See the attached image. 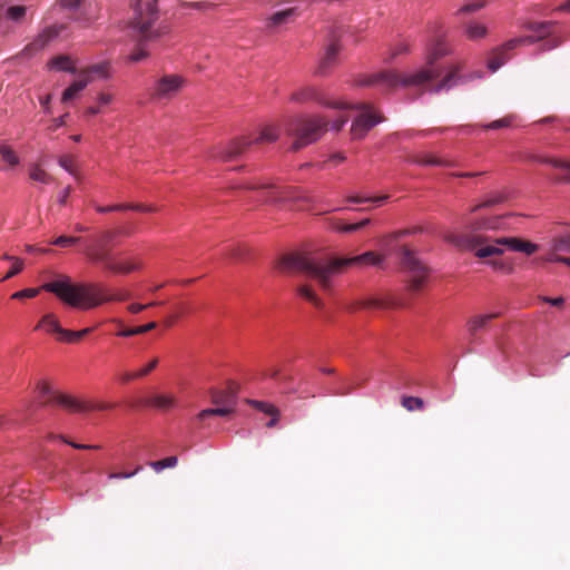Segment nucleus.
Wrapping results in <instances>:
<instances>
[{
	"label": "nucleus",
	"mask_w": 570,
	"mask_h": 570,
	"mask_svg": "<svg viewBox=\"0 0 570 570\" xmlns=\"http://www.w3.org/2000/svg\"><path fill=\"white\" fill-rule=\"evenodd\" d=\"M381 263L382 258L371 250L354 257L332 259L289 254L281 258L278 268L281 272H299L306 277L317 281L323 288H327L331 286L332 278L336 276L343 267L351 265L377 266Z\"/></svg>",
	"instance_id": "1"
},
{
	"label": "nucleus",
	"mask_w": 570,
	"mask_h": 570,
	"mask_svg": "<svg viewBox=\"0 0 570 570\" xmlns=\"http://www.w3.org/2000/svg\"><path fill=\"white\" fill-rule=\"evenodd\" d=\"M41 289L53 293L67 305L79 309H90L104 302L122 301L126 298V295L122 294H104L92 285L73 284L71 279L65 275L53 282L45 283ZM39 292L40 288H24L13 293L12 298H31L37 296Z\"/></svg>",
	"instance_id": "2"
},
{
	"label": "nucleus",
	"mask_w": 570,
	"mask_h": 570,
	"mask_svg": "<svg viewBox=\"0 0 570 570\" xmlns=\"http://www.w3.org/2000/svg\"><path fill=\"white\" fill-rule=\"evenodd\" d=\"M157 0L141 2L138 0L134 6V17L130 22L135 50L128 55L129 62L137 63L149 57V48L153 42L161 37L159 29H154V23L158 20Z\"/></svg>",
	"instance_id": "3"
},
{
	"label": "nucleus",
	"mask_w": 570,
	"mask_h": 570,
	"mask_svg": "<svg viewBox=\"0 0 570 570\" xmlns=\"http://www.w3.org/2000/svg\"><path fill=\"white\" fill-rule=\"evenodd\" d=\"M445 55L446 50L442 46L438 45L428 55L426 67L415 72L405 75L403 77H400L393 70L380 71L360 80L358 86L382 85L390 89L395 88L397 86H421L441 76V73L443 72V68L436 65V60Z\"/></svg>",
	"instance_id": "4"
},
{
	"label": "nucleus",
	"mask_w": 570,
	"mask_h": 570,
	"mask_svg": "<svg viewBox=\"0 0 570 570\" xmlns=\"http://www.w3.org/2000/svg\"><path fill=\"white\" fill-rule=\"evenodd\" d=\"M327 128V121L321 116H298L285 126L288 136L295 137L291 149L297 151L317 141Z\"/></svg>",
	"instance_id": "5"
},
{
	"label": "nucleus",
	"mask_w": 570,
	"mask_h": 570,
	"mask_svg": "<svg viewBox=\"0 0 570 570\" xmlns=\"http://www.w3.org/2000/svg\"><path fill=\"white\" fill-rule=\"evenodd\" d=\"M278 128L274 126H267L262 130L259 136H257L256 138L243 137L234 141H230L225 146L215 147L214 150L210 153V158L220 161L236 160L242 158L245 151L254 144L274 142L278 139Z\"/></svg>",
	"instance_id": "6"
},
{
	"label": "nucleus",
	"mask_w": 570,
	"mask_h": 570,
	"mask_svg": "<svg viewBox=\"0 0 570 570\" xmlns=\"http://www.w3.org/2000/svg\"><path fill=\"white\" fill-rule=\"evenodd\" d=\"M186 79L178 73H164L155 79L150 87V97L154 100H169L176 97L184 88Z\"/></svg>",
	"instance_id": "7"
},
{
	"label": "nucleus",
	"mask_w": 570,
	"mask_h": 570,
	"mask_svg": "<svg viewBox=\"0 0 570 570\" xmlns=\"http://www.w3.org/2000/svg\"><path fill=\"white\" fill-rule=\"evenodd\" d=\"M346 107L344 109H356L361 114L355 117L351 125V132L353 138H363L373 127L381 122V119L372 114L371 106L365 102L348 105L343 102Z\"/></svg>",
	"instance_id": "8"
},
{
	"label": "nucleus",
	"mask_w": 570,
	"mask_h": 570,
	"mask_svg": "<svg viewBox=\"0 0 570 570\" xmlns=\"http://www.w3.org/2000/svg\"><path fill=\"white\" fill-rule=\"evenodd\" d=\"M66 29V26L60 24H50L42 28L32 39V41L26 46L23 49V53L33 55L47 48L52 41L58 39L60 33Z\"/></svg>",
	"instance_id": "9"
},
{
	"label": "nucleus",
	"mask_w": 570,
	"mask_h": 570,
	"mask_svg": "<svg viewBox=\"0 0 570 570\" xmlns=\"http://www.w3.org/2000/svg\"><path fill=\"white\" fill-rule=\"evenodd\" d=\"M45 327L49 333H56L59 335V340L63 342H76L82 338L85 335L91 332L90 327L83 328L81 331H69L65 330L60 326L58 321L55 318L52 314H47L42 317L40 323L36 326V330Z\"/></svg>",
	"instance_id": "10"
},
{
	"label": "nucleus",
	"mask_w": 570,
	"mask_h": 570,
	"mask_svg": "<svg viewBox=\"0 0 570 570\" xmlns=\"http://www.w3.org/2000/svg\"><path fill=\"white\" fill-rule=\"evenodd\" d=\"M86 254L94 263H100L106 269L116 273H130L139 268L135 263H117L111 258L110 253L104 250H97L94 248H87Z\"/></svg>",
	"instance_id": "11"
},
{
	"label": "nucleus",
	"mask_w": 570,
	"mask_h": 570,
	"mask_svg": "<svg viewBox=\"0 0 570 570\" xmlns=\"http://www.w3.org/2000/svg\"><path fill=\"white\" fill-rule=\"evenodd\" d=\"M291 101L293 102H306V101H316L321 106L332 108V109H341L346 106L340 101H328L321 92H318L314 87L303 88L291 96Z\"/></svg>",
	"instance_id": "12"
},
{
	"label": "nucleus",
	"mask_w": 570,
	"mask_h": 570,
	"mask_svg": "<svg viewBox=\"0 0 570 570\" xmlns=\"http://www.w3.org/2000/svg\"><path fill=\"white\" fill-rule=\"evenodd\" d=\"M403 265L412 273V287L419 289L425 282L426 267L409 249H404L402 256Z\"/></svg>",
	"instance_id": "13"
},
{
	"label": "nucleus",
	"mask_w": 570,
	"mask_h": 570,
	"mask_svg": "<svg viewBox=\"0 0 570 570\" xmlns=\"http://www.w3.org/2000/svg\"><path fill=\"white\" fill-rule=\"evenodd\" d=\"M56 400L59 403V405L76 412H85L94 409L107 410L112 407V405L109 404L94 405L87 402L79 401L70 395H58Z\"/></svg>",
	"instance_id": "14"
},
{
	"label": "nucleus",
	"mask_w": 570,
	"mask_h": 570,
	"mask_svg": "<svg viewBox=\"0 0 570 570\" xmlns=\"http://www.w3.org/2000/svg\"><path fill=\"white\" fill-rule=\"evenodd\" d=\"M340 52V45L336 41L330 42L325 48V53L317 67V73L325 76L328 69L335 63L336 57Z\"/></svg>",
	"instance_id": "15"
},
{
	"label": "nucleus",
	"mask_w": 570,
	"mask_h": 570,
	"mask_svg": "<svg viewBox=\"0 0 570 570\" xmlns=\"http://www.w3.org/2000/svg\"><path fill=\"white\" fill-rule=\"evenodd\" d=\"M539 161L561 170V174L553 178L557 183H570V161L547 157L540 158Z\"/></svg>",
	"instance_id": "16"
},
{
	"label": "nucleus",
	"mask_w": 570,
	"mask_h": 570,
	"mask_svg": "<svg viewBox=\"0 0 570 570\" xmlns=\"http://www.w3.org/2000/svg\"><path fill=\"white\" fill-rule=\"evenodd\" d=\"M237 387L234 385L228 386L225 391L215 392L213 394V402L224 406H229L232 410L236 405Z\"/></svg>",
	"instance_id": "17"
},
{
	"label": "nucleus",
	"mask_w": 570,
	"mask_h": 570,
	"mask_svg": "<svg viewBox=\"0 0 570 570\" xmlns=\"http://www.w3.org/2000/svg\"><path fill=\"white\" fill-rule=\"evenodd\" d=\"M92 81L90 76H85L82 79L73 81L68 88H66L61 95V101L67 102L77 97L90 82Z\"/></svg>",
	"instance_id": "18"
},
{
	"label": "nucleus",
	"mask_w": 570,
	"mask_h": 570,
	"mask_svg": "<svg viewBox=\"0 0 570 570\" xmlns=\"http://www.w3.org/2000/svg\"><path fill=\"white\" fill-rule=\"evenodd\" d=\"M48 68L50 70L62 71L70 75H75L77 72V69L72 66L70 58L65 55L52 58L48 62Z\"/></svg>",
	"instance_id": "19"
},
{
	"label": "nucleus",
	"mask_w": 570,
	"mask_h": 570,
	"mask_svg": "<svg viewBox=\"0 0 570 570\" xmlns=\"http://www.w3.org/2000/svg\"><path fill=\"white\" fill-rule=\"evenodd\" d=\"M296 10L297 7L286 4V7L277 10L274 14H272L268 21V26L277 27L287 23L289 18H292L296 13Z\"/></svg>",
	"instance_id": "20"
},
{
	"label": "nucleus",
	"mask_w": 570,
	"mask_h": 570,
	"mask_svg": "<svg viewBox=\"0 0 570 570\" xmlns=\"http://www.w3.org/2000/svg\"><path fill=\"white\" fill-rule=\"evenodd\" d=\"M466 79L464 77H459L454 73L446 75L435 87H433L430 92L439 94L442 91H449L452 88L456 87L459 83L465 82Z\"/></svg>",
	"instance_id": "21"
},
{
	"label": "nucleus",
	"mask_w": 570,
	"mask_h": 570,
	"mask_svg": "<svg viewBox=\"0 0 570 570\" xmlns=\"http://www.w3.org/2000/svg\"><path fill=\"white\" fill-rule=\"evenodd\" d=\"M553 21L524 22L522 28L532 31L535 36H542V39L551 35Z\"/></svg>",
	"instance_id": "22"
},
{
	"label": "nucleus",
	"mask_w": 570,
	"mask_h": 570,
	"mask_svg": "<svg viewBox=\"0 0 570 570\" xmlns=\"http://www.w3.org/2000/svg\"><path fill=\"white\" fill-rule=\"evenodd\" d=\"M464 33L470 40H476L487 36L488 30L484 24L476 21H469L464 26Z\"/></svg>",
	"instance_id": "23"
},
{
	"label": "nucleus",
	"mask_w": 570,
	"mask_h": 570,
	"mask_svg": "<svg viewBox=\"0 0 570 570\" xmlns=\"http://www.w3.org/2000/svg\"><path fill=\"white\" fill-rule=\"evenodd\" d=\"M509 249H511L513 252H521L527 255H531L538 249V246L534 243L524 242L517 237H511L510 244H509Z\"/></svg>",
	"instance_id": "24"
},
{
	"label": "nucleus",
	"mask_w": 570,
	"mask_h": 570,
	"mask_svg": "<svg viewBox=\"0 0 570 570\" xmlns=\"http://www.w3.org/2000/svg\"><path fill=\"white\" fill-rule=\"evenodd\" d=\"M144 402L160 410H166L174 405V400L168 395H154Z\"/></svg>",
	"instance_id": "25"
},
{
	"label": "nucleus",
	"mask_w": 570,
	"mask_h": 570,
	"mask_svg": "<svg viewBox=\"0 0 570 570\" xmlns=\"http://www.w3.org/2000/svg\"><path fill=\"white\" fill-rule=\"evenodd\" d=\"M0 157L1 159L8 164L9 166H18L20 164V158L13 151V149L4 144L0 145Z\"/></svg>",
	"instance_id": "26"
},
{
	"label": "nucleus",
	"mask_w": 570,
	"mask_h": 570,
	"mask_svg": "<svg viewBox=\"0 0 570 570\" xmlns=\"http://www.w3.org/2000/svg\"><path fill=\"white\" fill-rule=\"evenodd\" d=\"M155 327H156V323L155 322H149L146 325L120 330L117 333V335L118 336H122V337H130V336H134V335L144 334V333H146V332H148L150 330H154Z\"/></svg>",
	"instance_id": "27"
},
{
	"label": "nucleus",
	"mask_w": 570,
	"mask_h": 570,
	"mask_svg": "<svg viewBox=\"0 0 570 570\" xmlns=\"http://www.w3.org/2000/svg\"><path fill=\"white\" fill-rule=\"evenodd\" d=\"M389 199L387 195L379 196V197H361V196H350L347 197V202L350 204H364V203H373L377 206L384 204Z\"/></svg>",
	"instance_id": "28"
},
{
	"label": "nucleus",
	"mask_w": 570,
	"mask_h": 570,
	"mask_svg": "<svg viewBox=\"0 0 570 570\" xmlns=\"http://www.w3.org/2000/svg\"><path fill=\"white\" fill-rule=\"evenodd\" d=\"M27 7L24 6H12L6 11V17L12 22H20L26 16Z\"/></svg>",
	"instance_id": "29"
},
{
	"label": "nucleus",
	"mask_w": 570,
	"mask_h": 570,
	"mask_svg": "<svg viewBox=\"0 0 570 570\" xmlns=\"http://www.w3.org/2000/svg\"><path fill=\"white\" fill-rule=\"evenodd\" d=\"M402 405L410 412L424 409V401L419 396H403Z\"/></svg>",
	"instance_id": "30"
},
{
	"label": "nucleus",
	"mask_w": 570,
	"mask_h": 570,
	"mask_svg": "<svg viewBox=\"0 0 570 570\" xmlns=\"http://www.w3.org/2000/svg\"><path fill=\"white\" fill-rule=\"evenodd\" d=\"M370 224H371L370 218H363L361 222L355 223V224H338L335 227V229L340 233H354Z\"/></svg>",
	"instance_id": "31"
},
{
	"label": "nucleus",
	"mask_w": 570,
	"mask_h": 570,
	"mask_svg": "<svg viewBox=\"0 0 570 570\" xmlns=\"http://www.w3.org/2000/svg\"><path fill=\"white\" fill-rule=\"evenodd\" d=\"M29 176L32 180L41 183V184H48L50 180L49 175L41 169L38 165H31L29 168Z\"/></svg>",
	"instance_id": "32"
},
{
	"label": "nucleus",
	"mask_w": 570,
	"mask_h": 570,
	"mask_svg": "<svg viewBox=\"0 0 570 570\" xmlns=\"http://www.w3.org/2000/svg\"><path fill=\"white\" fill-rule=\"evenodd\" d=\"M89 73L97 75L100 79L107 80L110 78L109 73V63L108 62H99L89 67Z\"/></svg>",
	"instance_id": "33"
},
{
	"label": "nucleus",
	"mask_w": 570,
	"mask_h": 570,
	"mask_svg": "<svg viewBox=\"0 0 570 570\" xmlns=\"http://www.w3.org/2000/svg\"><path fill=\"white\" fill-rule=\"evenodd\" d=\"M232 413V409L229 406L219 405L216 407H208L203 410L199 413V417L204 419L208 415H219V416H226Z\"/></svg>",
	"instance_id": "34"
},
{
	"label": "nucleus",
	"mask_w": 570,
	"mask_h": 570,
	"mask_svg": "<svg viewBox=\"0 0 570 570\" xmlns=\"http://www.w3.org/2000/svg\"><path fill=\"white\" fill-rule=\"evenodd\" d=\"M503 253V249L495 245H487L483 247H480L475 252V256L479 258H487L493 255H500Z\"/></svg>",
	"instance_id": "35"
},
{
	"label": "nucleus",
	"mask_w": 570,
	"mask_h": 570,
	"mask_svg": "<svg viewBox=\"0 0 570 570\" xmlns=\"http://www.w3.org/2000/svg\"><path fill=\"white\" fill-rule=\"evenodd\" d=\"M493 317L491 314L480 315L474 317L469 323V330L471 333H475L476 331L483 328L485 324Z\"/></svg>",
	"instance_id": "36"
},
{
	"label": "nucleus",
	"mask_w": 570,
	"mask_h": 570,
	"mask_svg": "<svg viewBox=\"0 0 570 570\" xmlns=\"http://www.w3.org/2000/svg\"><path fill=\"white\" fill-rule=\"evenodd\" d=\"M495 53H497V57L489 60L488 65H487L488 69L491 72H495L497 70H499V68L504 66L509 60V56H507L505 53H500V52H495Z\"/></svg>",
	"instance_id": "37"
},
{
	"label": "nucleus",
	"mask_w": 570,
	"mask_h": 570,
	"mask_svg": "<svg viewBox=\"0 0 570 570\" xmlns=\"http://www.w3.org/2000/svg\"><path fill=\"white\" fill-rule=\"evenodd\" d=\"M552 249L554 252H563L570 254V235L554 239L552 243Z\"/></svg>",
	"instance_id": "38"
},
{
	"label": "nucleus",
	"mask_w": 570,
	"mask_h": 570,
	"mask_svg": "<svg viewBox=\"0 0 570 570\" xmlns=\"http://www.w3.org/2000/svg\"><path fill=\"white\" fill-rule=\"evenodd\" d=\"M413 164L420 165V166H448V163H445L441 159L434 158V157H430V156L416 157L413 160Z\"/></svg>",
	"instance_id": "39"
},
{
	"label": "nucleus",
	"mask_w": 570,
	"mask_h": 570,
	"mask_svg": "<svg viewBox=\"0 0 570 570\" xmlns=\"http://www.w3.org/2000/svg\"><path fill=\"white\" fill-rule=\"evenodd\" d=\"M513 119H514L513 116H509V117H504V118H501V119H497V120H493V121H491L489 124L483 125V128L484 129H492V130L505 128V127H509L511 125Z\"/></svg>",
	"instance_id": "40"
},
{
	"label": "nucleus",
	"mask_w": 570,
	"mask_h": 570,
	"mask_svg": "<svg viewBox=\"0 0 570 570\" xmlns=\"http://www.w3.org/2000/svg\"><path fill=\"white\" fill-rule=\"evenodd\" d=\"M298 295L304 299L313 303L315 306H321L320 298L315 295V293L307 286H301L298 288Z\"/></svg>",
	"instance_id": "41"
},
{
	"label": "nucleus",
	"mask_w": 570,
	"mask_h": 570,
	"mask_svg": "<svg viewBox=\"0 0 570 570\" xmlns=\"http://www.w3.org/2000/svg\"><path fill=\"white\" fill-rule=\"evenodd\" d=\"M489 266H491L493 269L510 274L513 272V266L510 263H507L504 261H497L492 259L487 263Z\"/></svg>",
	"instance_id": "42"
},
{
	"label": "nucleus",
	"mask_w": 570,
	"mask_h": 570,
	"mask_svg": "<svg viewBox=\"0 0 570 570\" xmlns=\"http://www.w3.org/2000/svg\"><path fill=\"white\" fill-rule=\"evenodd\" d=\"M81 240L80 237H73V236H59L56 239L51 240V245L56 246H70L76 245Z\"/></svg>",
	"instance_id": "43"
},
{
	"label": "nucleus",
	"mask_w": 570,
	"mask_h": 570,
	"mask_svg": "<svg viewBox=\"0 0 570 570\" xmlns=\"http://www.w3.org/2000/svg\"><path fill=\"white\" fill-rule=\"evenodd\" d=\"M248 403L265 414H268L276 409V406H274L272 403L264 401L248 400Z\"/></svg>",
	"instance_id": "44"
},
{
	"label": "nucleus",
	"mask_w": 570,
	"mask_h": 570,
	"mask_svg": "<svg viewBox=\"0 0 570 570\" xmlns=\"http://www.w3.org/2000/svg\"><path fill=\"white\" fill-rule=\"evenodd\" d=\"M484 7V3L483 2H472V3H468V4H464L462 6L458 11H456V16H460L462 13H472V12H475L480 9H482Z\"/></svg>",
	"instance_id": "45"
},
{
	"label": "nucleus",
	"mask_w": 570,
	"mask_h": 570,
	"mask_svg": "<svg viewBox=\"0 0 570 570\" xmlns=\"http://www.w3.org/2000/svg\"><path fill=\"white\" fill-rule=\"evenodd\" d=\"M521 42L519 40V37L509 39L505 41L502 46L495 49V52L504 53L505 51L513 50L518 46H520Z\"/></svg>",
	"instance_id": "46"
},
{
	"label": "nucleus",
	"mask_w": 570,
	"mask_h": 570,
	"mask_svg": "<svg viewBox=\"0 0 570 570\" xmlns=\"http://www.w3.org/2000/svg\"><path fill=\"white\" fill-rule=\"evenodd\" d=\"M22 268H23V262L21 259H14V263L11 266V268L9 269V272L2 277V282L7 281V279L13 277L14 275H17L18 273H20L22 271Z\"/></svg>",
	"instance_id": "47"
},
{
	"label": "nucleus",
	"mask_w": 570,
	"mask_h": 570,
	"mask_svg": "<svg viewBox=\"0 0 570 570\" xmlns=\"http://www.w3.org/2000/svg\"><path fill=\"white\" fill-rule=\"evenodd\" d=\"M497 228V220L494 219H483L472 225L473 230L480 229H494Z\"/></svg>",
	"instance_id": "48"
},
{
	"label": "nucleus",
	"mask_w": 570,
	"mask_h": 570,
	"mask_svg": "<svg viewBox=\"0 0 570 570\" xmlns=\"http://www.w3.org/2000/svg\"><path fill=\"white\" fill-rule=\"evenodd\" d=\"M38 391L41 396H52V401L55 403L59 404L56 400L59 394H55L52 387L50 385H48L47 383H40L38 385Z\"/></svg>",
	"instance_id": "49"
},
{
	"label": "nucleus",
	"mask_w": 570,
	"mask_h": 570,
	"mask_svg": "<svg viewBox=\"0 0 570 570\" xmlns=\"http://www.w3.org/2000/svg\"><path fill=\"white\" fill-rule=\"evenodd\" d=\"M81 0H59L58 6L61 9L75 11L80 7Z\"/></svg>",
	"instance_id": "50"
},
{
	"label": "nucleus",
	"mask_w": 570,
	"mask_h": 570,
	"mask_svg": "<svg viewBox=\"0 0 570 570\" xmlns=\"http://www.w3.org/2000/svg\"><path fill=\"white\" fill-rule=\"evenodd\" d=\"M114 207H118V210H138V212H151V207L142 206V205H130V204H122V205H114Z\"/></svg>",
	"instance_id": "51"
},
{
	"label": "nucleus",
	"mask_w": 570,
	"mask_h": 570,
	"mask_svg": "<svg viewBox=\"0 0 570 570\" xmlns=\"http://www.w3.org/2000/svg\"><path fill=\"white\" fill-rule=\"evenodd\" d=\"M561 40L558 38H550L546 40L542 45V52L551 51L556 48H558L561 45Z\"/></svg>",
	"instance_id": "52"
},
{
	"label": "nucleus",
	"mask_w": 570,
	"mask_h": 570,
	"mask_svg": "<svg viewBox=\"0 0 570 570\" xmlns=\"http://www.w3.org/2000/svg\"><path fill=\"white\" fill-rule=\"evenodd\" d=\"M347 124V118L346 117H338L336 119H334L331 125H330V129L334 132H337L340 130H342V128Z\"/></svg>",
	"instance_id": "53"
},
{
	"label": "nucleus",
	"mask_w": 570,
	"mask_h": 570,
	"mask_svg": "<svg viewBox=\"0 0 570 570\" xmlns=\"http://www.w3.org/2000/svg\"><path fill=\"white\" fill-rule=\"evenodd\" d=\"M519 40H520L521 45H533V43L542 40V36H535V35L520 36Z\"/></svg>",
	"instance_id": "54"
},
{
	"label": "nucleus",
	"mask_w": 570,
	"mask_h": 570,
	"mask_svg": "<svg viewBox=\"0 0 570 570\" xmlns=\"http://www.w3.org/2000/svg\"><path fill=\"white\" fill-rule=\"evenodd\" d=\"M157 364H158V360H157V358L153 360V361H151V362H149L145 367H142L141 370H139V371L137 372V375H138L139 377H142V376L147 375L150 371H153V370L157 366Z\"/></svg>",
	"instance_id": "55"
},
{
	"label": "nucleus",
	"mask_w": 570,
	"mask_h": 570,
	"mask_svg": "<svg viewBox=\"0 0 570 570\" xmlns=\"http://www.w3.org/2000/svg\"><path fill=\"white\" fill-rule=\"evenodd\" d=\"M51 99H52V95H46V96L39 98V102L43 107L45 114L51 112V108H50Z\"/></svg>",
	"instance_id": "56"
},
{
	"label": "nucleus",
	"mask_w": 570,
	"mask_h": 570,
	"mask_svg": "<svg viewBox=\"0 0 570 570\" xmlns=\"http://www.w3.org/2000/svg\"><path fill=\"white\" fill-rule=\"evenodd\" d=\"M268 415H271V419L265 423L267 428H274L279 420V411L276 407L273 412H269Z\"/></svg>",
	"instance_id": "57"
},
{
	"label": "nucleus",
	"mask_w": 570,
	"mask_h": 570,
	"mask_svg": "<svg viewBox=\"0 0 570 570\" xmlns=\"http://www.w3.org/2000/svg\"><path fill=\"white\" fill-rule=\"evenodd\" d=\"M501 202V198L500 197H495V198H491V199H488L479 205H476L475 207L472 208V212H476L481 208H484V207H489V206H492V205H495L498 203Z\"/></svg>",
	"instance_id": "58"
},
{
	"label": "nucleus",
	"mask_w": 570,
	"mask_h": 570,
	"mask_svg": "<svg viewBox=\"0 0 570 570\" xmlns=\"http://www.w3.org/2000/svg\"><path fill=\"white\" fill-rule=\"evenodd\" d=\"M70 186H67L66 188H63L59 194H58V203L59 205H66V202H67V198L69 197L70 195Z\"/></svg>",
	"instance_id": "59"
},
{
	"label": "nucleus",
	"mask_w": 570,
	"mask_h": 570,
	"mask_svg": "<svg viewBox=\"0 0 570 570\" xmlns=\"http://www.w3.org/2000/svg\"><path fill=\"white\" fill-rule=\"evenodd\" d=\"M363 307H383L385 303L381 299H367L362 303Z\"/></svg>",
	"instance_id": "60"
},
{
	"label": "nucleus",
	"mask_w": 570,
	"mask_h": 570,
	"mask_svg": "<svg viewBox=\"0 0 570 570\" xmlns=\"http://www.w3.org/2000/svg\"><path fill=\"white\" fill-rule=\"evenodd\" d=\"M58 165H59V166H60V167H61L66 173L70 174L71 176H75V173L72 171L71 166H70L69 161H68L66 158H63V157L59 158V160H58Z\"/></svg>",
	"instance_id": "61"
},
{
	"label": "nucleus",
	"mask_w": 570,
	"mask_h": 570,
	"mask_svg": "<svg viewBox=\"0 0 570 570\" xmlns=\"http://www.w3.org/2000/svg\"><path fill=\"white\" fill-rule=\"evenodd\" d=\"M544 302H547L551 306H561L563 304L564 299L561 296H558V297H546Z\"/></svg>",
	"instance_id": "62"
},
{
	"label": "nucleus",
	"mask_w": 570,
	"mask_h": 570,
	"mask_svg": "<svg viewBox=\"0 0 570 570\" xmlns=\"http://www.w3.org/2000/svg\"><path fill=\"white\" fill-rule=\"evenodd\" d=\"M99 105H109L112 101V96L108 94H100L97 98Z\"/></svg>",
	"instance_id": "63"
},
{
	"label": "nucleus",
	"mask_w": 570,
	"mask_h": 570,
	"mask_svg": "<svg viewBox=\"0 0 570 570\" xmlns=\"http://www.w3.org/2000/svg\"><path fill=\"white\" fill-rule=\"evenodd\" d=\"M69 116V114H65L62 116H59L57 118L53 119V126L55 128H60L62 126H65L66 124V118Z\"/></svg>",
	"instance_id": "64"
}]
</instances>
